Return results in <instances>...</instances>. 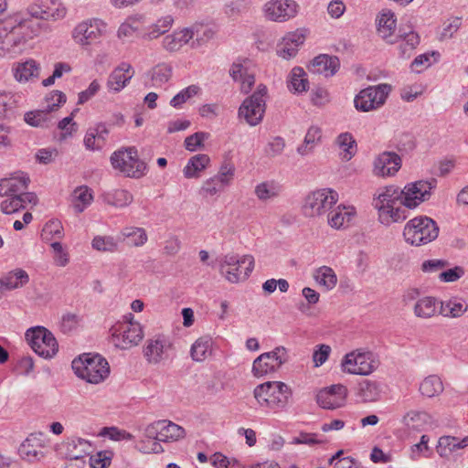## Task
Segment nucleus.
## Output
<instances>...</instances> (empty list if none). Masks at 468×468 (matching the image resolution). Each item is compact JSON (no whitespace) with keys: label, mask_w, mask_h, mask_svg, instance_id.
<instances>
[{"label":"nucleus","mask_w":468,"mask_h":468,"mask_svg":"<svg viewBox=\"0 0 468 468\" xmlns=\"http://www.w3.org/2000/svg\"><path fill=\"white\" fill-rule=\"evenodd\" d=\"M26 339L39 356L44 358L53 357L58 349V345L53 334L44 326H35L27 330Z\"/></svg>","instance_id":"ddd939ff"},{"label":"nucleus","mask_w":468,"mask_h":468,"mask_svg":"<svg viewBox=\"0 0 468 468\" xmlns=\"http://www.w3.org/2000/svg\"><path fill=\"white\" fill-rule=\"evenodd\" d=\"M290 396L288 386L280 381H268L254 389V397L261 407L283 408Z\"/></svg>","instance_id":"1a4fd4ad"},{"label":"nucleus","mask_w":468,"mask_h":468,"mask_svg":"<svg viewBox=\"0 0 468 468\" xmlns=\"http://www.w3.org/2000/svg\"><path fill=\"white\" fill-rule=\"evenodd\" d=\"M100 435L108 437L110 440L114 441H132L133 439V436L131 433L114 426L102 428L100 431Z\"/></svg>","instance_id":"338daca9"},{"label":"nucleus","mask_w":468,"mask_h":468,"mask_svg":"<svg viewBox=\"0 0 468 468\" xmlns=\"http://www.w3.org/2000/svg\"><path fill=\"white\" fill-rule=\"evenodd\" d=\"M0 204V209L4 214L10 215L26 208L27 205H36L37 197L34 193L24 194L16 197H5Z\"/></svg>","instance_id":"7c9ffc66"},{"label":"nucleus","mask_w":468,"mask_h":468,"mask_svg":"<svg viewBox=\"0 0 468 468\" xmlns=\"http://www.w3.org/2000/svg\"><path fill=\"white\" fill-rule=\"evenodd\" d=\"M111 451H101L90 457V465L91 468H107L111 465L112 459Z\"/></svg>","instance_id":"774afa93"},{"label":"nucleus","mask_w":468,"mask_h":468,"mask_svg":"<svg viewBox=\"0 0 468 468\" xmlns=\"http://www.w3.org/2000/svg\"><path fill=\"white\" fill-rule=\"evenodd\" d=\"M108 24L98 17H91L78 23L71 32L74 42L88 47L100 41L106 35Z\"/></svg>","instance_id":"9d476101"},{"label":"nucleus","mask_w":468,"mask_h":468,"mask_svg":"<svg viewBox=\"0 0 468 468\" xmlns=\"http://www.w3.org/2000/svg\"><path fill=\"white\" fill-rule=\"evenodd\" d=\"M282 192V185L274 180H268L258 184L254 194L261 201H268L277 197Z\"/></svg>","instance_id":"49530a36"},{"label":"nucleus","mask_w":468,"mask_h":468,"mask_svg":"<svg viewBox=\"0 0 468 468\" xmlns=\"http://www.w3.org/2000/svg\"><path fill=\"white\" fill-rule=\"evenodd\" d=\"M439 234L437 223L426 216L416 217L404 227L403 236L406 242L420 246L434 240Z\"/></svg>","instance_id":"423d86ee"},{"label":"nucleus","mask_w":468,"mask_h":468,"mask_svg":"<svg viewBox=\"0 0 468 468\" xmlns=\"http://www.w3.org/2000/svg\"><path fill=\"white\" fill-rule=\"evenodd\" d=\"M73 208L77 213H81L90 205L93 197L90 189L86 186L77 187L72 196Z\"/></svg>","instance_id":"603ef678"},{"label":"nucleus","mask_w":468,"mask_h":468,"mask_svg":"<svg viewBox=\"0 0 468 468\" xmlns=\"http://www.w3.org/2000/svg\"><path fill=\"white\" fill-rule=\"evenodd\" d=\"M201 91L198 85H189L188 87L181 90L170 101V105L175 109H181L183 104L195 97Z\"/></svg>","instance_id":"052dcab7"},{"label":"nucleus","mask_w":468,"mask_h":468,"mask_svg":"<svg viewBox=\"0 0 468 468\" xmlns=\"http://www.w3.org/2000/svg\"><path fill=\"white\" fill-rule=\"evenodd\" d=\"M211 339L208 337L198 338L191 346V356L195 361H203L211 353Z\"/></svg>","instance_id":"13d9d810"},{"label":"nucleus","mask_w":468,"mask_h":468,"mask_svg":"<svg viewBox=\"0 0 468 468\" xmlns=\"http://www.w3.org/2000/svg\"><path fill=\"white\" fill-rule=\"evenodd\" d=\"M133 199V195L124 189H115L104 195L105 202L117 207H127Z\"/></svg>","instance_id":"5fc2aeb1"},{"label":"nucleus","mask_w":468,"mask_h":468,"mask_svg":"<svg viewBox=\"0 0 468 468\" xmlns=\"http://www.w3.org/2000/svg\"><path fill=\"white\" fill-rule=\"evenodd\" d=\"M67 9L59 0H35L27 8V15L44 22L58 21L66 16Z\"/></svg>","instance_id":"a211bd4d"},{"label":"nucleus","mask_w":468,"mask_h":468,"mask_svg":"<svg viewBox=\"0 0 468 468\" xmlns=\"http://www.w3.org/2000/svg\"><path fill=\"white\" fill-rule=\"evenodd\" d=\"M67 97L66 95L59 90H52L45 97V108L48 110L51 113L54 111H57L61 105L66 102Z\"/></svg>","instance_id":"69168bd1"},{"label":"nucleus","mask_w":468,"mask_h":468,"mask_svg":"<svg viewBox=\"0 0 468 468\" xmlns=\"http://www.w3.org/2000/svg\"><path fill=\"white\" fill-rule=\"evenodd\" d=\"M173 68L167 63H159L153 67L146 74L151 83H145L149 88H162L171 80Z\"/></svg>","instance_id":"473e14b6"},{"label":"nucleus","mask_w":468,"mask_h":468,"mask_svg":"<svg viewBox=\"0 0 468 468\" xmlns=\"http://www.w3.org/2000/svg\"><path fill=\"white\" fill-rule=\"evenodd\" d=\"M189 37L186 27L175 30L163 37L162 47L170 53L179 51L184 46L189 45Z\"/></svg>","instance_id":"72a5a7b5"},{"label":"nucleus","mask_w":468,"mask_h":468,"mask_svg":"<svg viewBox=\"0 0 468 468\" xmlns=\"http://www.w3.org/2000/svg\"><path fill=\"white\" fill-rule=\"evenodd\" d=\"M338 200V193L331 188H323L310 193L304 199L303 212L306 217L325 215Z\"/></svg>","instance_id":"f8f14e48"},{"label":"nucleus","mask_w":468,"mask_h":468,"mask_svg":"<svg viewBox=\"0 0 468 468\" xmlns=\"http://www.w3.org/2000/svg\"><path fill=\"white\" fill-rule=\"evenodd\" d=\"M314 278L325 291L334 289L337 283V277L335 271L328 266H322L316 269L314 273Z\"/></svg>","instance_id":"09e8293b"},{"label":"nucleus","mask_w":468,"mask_h":468,"mask_svg":"<svg viewBox=\"0 0 468 468\" xmlns=\"http://www.w3.org/2000/svg\"><path fill=\"white\" fill-rule=\"evenodd\" d=\"M24 120L28 125L37 128H49L55 123L53 115L45 108L26 112Z\"/></svg>","instance_id":"58836bf2"},{"label":"nucleus","mask_w":468,"mask_h":468,"mask_svg":"<svg viewBox=\"0 0 468 468\" xmlns=\"http://www.w3.org/2000/svg\"><path fill=\"white\" fill-rule=\"evenodd\" d=\"M468 446V435L459 440L453 436H441L439 439L437 452L440 456L446 457L452 452Z\"/></svg>","instance_id":"37998d69"},{"label":"nucleus","mask_w":468,"mask_h":468,"mask_svg":"<svg viewBox=\"0 0 468 468\" xmlns=\"http://www.w3.org/2000/svg\"><path fill=\"white\" fill-rule=\"evenodd\" d=\"M144 435L150 440L151 447H143L142 452H162V446L158 441H174L185 436V430L167 420H160L147 425L144 429Z\"/></svg>","instance_id":"20e7f679"},{"label":"nucleus","mask_w":468,"mask_h":468,"mask_svg":"<svg viewBox=\"0 0 468 468\" xmlns=\"http://www.w3.org/2000/svg\"><path fill=\"white\" fill-rule=\"evenodd\" d=\"M322 140V130L318 126H311L304 136L303 143L296 149L297 153L302 156L312 154L314 148L320 144Z\"/></svg>","instance_id":"ea45409f"},{"label":"nucleus","mask_w":468,"mask_h":468,"mask_svg":"<svg viewBox=\"0 0 468 468\" xmlns=\"http://www.w3.org/2000/svg\"><path fill=\"white\" fill-rule=\"evenodd\" d=\"M378 367L374 354L358 348L346 354L341 362L343 372L352 375L367 376Z\"/></svg>","instance_id":"9b49d317"},{"label":"nucleus","mask_w":468,"mask_h":468,"mask_svg":"<svg viewBox=\"0 0 468 468\" xmlns=\"http://www.w3.org/2000/svg\"><path fill=\"white\" fill-rule=\"evenodd\" d=\"M1 282L4 291H11L26 285L29 282V276L26 271L15 269L5 274Z\"/></svg>","instance_id":"79ce46f5"},{"label":"nucleus","mask_w":468,"mask_h":468,"mask_svg":"<svg viewBox=\"0 0 468 468\" xmlns=\"http://www.w3.org/2000/svg\"><path fill=\"white\" fill-rule=\"evenodd\" d=\"M254 268V258L251 255L239 256L229 253L219 261V271L231 283L246 280Z\"/></svg>","instance_id":"0eeeda50"},{"label":"nucleus","mask_w":468,"mask_h":468,"mask_svg":"<svg viewBox=\"0 0 468 468\" xmlns=\"http://www.w3.org/2000/svg\"><path fill=\"white\" fill-rule=\"evenodd\" d=\"M468 310V304L461 298L440 301L439 314L448 318H459Z\"/></svg>","instance_id":"c9c22d12"},{"label":"nucleus","mask_w":468,"mask_h":468,"mask_svg":"<svg viewBox=\"0 0 468 468\" xmlns=\"http://www.w3.org/2000/svg\"><path fill=\"white\" fill-rule=\"evenodd\" d=\"M309 87V81L306 73L302 68H293L288 80V89L295 93L306 91Z\"/></svg>","instance_id":"8fccbe9b"},{"label":"nucleus","mask_w":468,"mask_h":468,"mask_svg":"<svg viewBox=\"0 0 468 468\" xmlns=\"http://www.w3.org/2000/svg\"><path fill=\"white\" fill-rule=\"evenodd\" d=\"M403 421L409 429L418 431L435 426L427 411H409Z\"/></svg>","instance_id":"e433bc0d"},{"label":"nucleus","mask_w":468,"mask_h":468,"mask_svg":"<svg viewBox=\"0 0 468 468\" xmlns=\"http://www.w3.org/2000/svg\"><path fill=\"white\" fill-rule=\"evenodd\" d=\"M66 457L70 460H79L86 454L89 446L88 441L81 438L69 439L65 445Z\"/></svg>","instance_id":"3c124183"},{"label":"nucleus","mask_w":468,"mask_h":468,"mask_svg":"<svg viewBox=\"0 0 468 468\" xmlns=\"http://www.w3.org/2000/svg\"><path fill=\"white\" fill-rule=\"evenodd\" d=\"M210 164V158L207 154H198L192 156L183 169L186 178H197L200 173L204 171Z\"/></svg>","instance_id":"4c0bfd02"},{"label":"nucleus","mask_w":468,"mask_h":468,"mask_svg":"<svg viewBox=\"0 0 468 468\" xmlns=\"http://www.w3.org/2000/svg\"><path fill=\"white\" fill-rule=\"evenodd\" d=\"M436 186V180H420L410 183L401 189L407 208H415L420 203L430 199L431 190Z\"/></svg>","instance_id":"6ab92c4d"},{"label":"nucleus","mask_w":468,"mask_h":468,"mask_svg":"<svg viewBox=\"0 0 468 468\" xmlns=\"http://www.w3.org/2000/svg\"><path fill=\"white\" fill-rule=\"evenodd\" d=\"M339 68L340 61L337 57L321 54L313 59L309 69L314 73L332 77L337 72Z\"/></svg>","instance_id":"c85d7f7f"},{"label":"nucleus","mask_w":468,"mask_h":468,"mask_svg":"<svg viewBox=\"0 0 468 468\" xmlns=\"http://www.w3.org/2000/svg\"><path fill=\"white\" fill-rule=\"evenodd\" d=\"M189 37V46L197 49L206 46L215 36L214 29L201 23H195L186 27Z\"/></svg>","instance_id":"cd10ccee"},{"label":"nucleus","mask_w":468,"mask_h":468,"mask_svg":"<svg viewBox=\"0 0 468 468\" xmlns=\"http://www.w3.org/2000/svg\"><path fill=\"white\" fill-rule=\"evenodd\" d=\"M401 167V158L394 152H383L374 160L373 173L377 176H394Z\"/></svg>","instance_id":"b1692460"},{"label":"nucleus","mask_w":468,"mask_h":468,"mask_svg":"<svg viewBox=\"0 0 468 468\" xmlns=\"http://www.w3.org/2000/svg\"><path fill=\"white\" fill-rule=\"evenodd\" d=\"M267 91V87L260 84L256 91L247 98L239 109V116L243 118L250 126L257 125L263 118Z\"/></svg>","instance_id":"2eb2a0df"},{"label":"nucleus","mask_w":468,"mask_h":468,"mask_svg":"<svg viewBox=\"0 0 468 468\" xmlns=\"http://www.w3.org/2000/svg\"><path fill=\"white\" fill-rule=\"evenodd\" d=\"M289 356L284 346H277L270 352H265L254 359L251 372L260 378L277 372L288 361Z\"/></svg>","instance_id":"4468645a"},{"label":"nucleus","mask_w":468,"mask_h":468,"mask_svg":"<svg viewBox=\"0 0 468 468\" xmlns=\"http://www.w3.org/2000/svg\"><path fill=\"white\" fill-rule=\"evenodd\" d=\"M297 4L292 0H270L264 5L265 16L275 22H284L295 16Z\"/></svg>","instance_id":"4be33fe9"},{"label":"nucleus","mask_w":468,"mask_h":468,"mask_svg":"<svg viewBox=\"0 0 468 468\" xmlns=\"http://www.w3.org/2000/svg\"><path fill=\"white\" fill-rule=\"evenodd\" d=\"M256 65L249 58H238L229 69V75L234 81L240 83L243 93H249L255 83Z\"/></svg>","instance_id":"412c9836"},{"label":"nucleus","mask_w":468,"mask_h":468,"mask_svg":"<svg viewBox=\"0 0 468 468\" xmlns=\"http://www.w3.org/2000/svg\"><path fill=\"white\" fill-rule=\"evenodd\" d=\"M111 164L127 177L141 178L146 173V165L139 159L135 147L119 149L112 153Z\"/></svg>","instance_id":"6e6552de"},{"label":"nucleus","mask_w":468,"mask_h":468,"mask_svg":"<svg viewBox=\"0 0 468 468\" xmlns=\"http://www.w3.org/2000/svg\"><path fill=\"white\" fill-rule=\"evenodd\" d=\"M122 236L128 239V242L135 247L143 246L147 241V235L143 228L126 227L122 232Z\"/></svg>","instance_id":"680f3d73"},{"label":"nucleus","mask_w":468,"mask_h":468,"mask_svg":"<svg viewBox=\"0 0 468 468\" xmlns=\"http://www.w3.org/2000/svg\"><path fill=\"white\" fill-rule=\"evenodd\" d=\"M24 101L22 93L0 91V118L13 119Z\"/></svg>","instance_id":"c756f323"},{"label":"nucleus","mask_w":468,"mask_h":468,"mask_svg":"<svg viewBox=\"0 0 468 468\" xmlns=\"http://www.w3.org/2000/svg\"><path fill=\"white\" fill-rule=\"evenodd\" d=\"M133 76V70L130 64L122 62L112 70L107 80V88L114 93L123 90Z\"/></svg>","instance_id":"a878e982"},{"label":"nucleus","mask_w":468,"mask_h":468,"mask_svg":"<svg viewBox=\"0 0 468 468\" xmlns=\"http://www.w3.org/2000/svg\"><path fill=\"white\" fill-rule=\"evenodd\" d=\"M174 23V18L171 16H165L156 21L155 24L149 27L148 31L144 35L146 39H154L159 36L167 32Z\"/></svg>","instance_id":"bf43d9fd"},{"label":"nucleus","mask_w":468,"mask_h":468,"mask_svg":"<svg viewBox=\"0 0 468 468\" xmlns=\"http://www.w3.org/2000/svg\"><path fill=\"white\" fill-rule=\"evenodd\" d=\"M419 390L423 397L435 398L444 390L443 381L438 375H429L420 383Z\"/></svg>","instance_id":"a19ab883"},{"label":"nucleus","mask_w":468,"mask_h":468,"mask_svg":"<svg viewBox=\"0 0 468 468\" xmlns=\"http://www.w3.org/2000/svg\"><path fill=\"white\" fill-rule=\"evenodd\" d=\"M144 356L152 365L165 362L174 356L173 343L167 335H156L146 341Z\"/></svg>","instance_id":"f3484780"},{"label":"nucleus","mask_w":468,"mask_h":468,"mask_svg":"<svg viewBox=\"0 0 468 468\" xmlns=\"http://www.w3.org/2000/svg\"><path fill=\"white\" fill-rule=\"evenodd\" d=\"M347 388L341 384L321 389L316 395L318 405L323 410H336L346 405Z\"/></svg>","instance_id":"5701e85b"},{"label":"nucleus","mask_w":468,"mask_h":468,"mask_svg":"<svg viewBox=\"0 0 468 468\" xmlns=\"http://www.w3.org/2000/svg\"><path fill=\"white\" fill-rule=\"evenodd\" d=\"M235 176V166L233 164L229 162H224L218 172L217 175L212 176L217 182L220 183L224 187L229 186Z\"/></svg>","instance_id":"0e129e2a"},{"label":"nucleus","mask_w":468,"mask_h":468,"mask_svg":"<svg viewBox=\"0 0 468 468\" xmlns=\"http://www.w3.org/2000/svg\"><path fill=\"white\" fill-rule=\"evenodd\" d=\"M399 48L402 57H410L411 51L419 45L420 37L410 27L399 29Z\"/></svg>","instance_id":"c03bdc74"},{"label":"nucleus","mask_w":468,"mask_h":468,"mask_svg":"<svg viewBox=\"0 0 468 468\" xmlns=\"http://www.w3.org/2000/svg\"><path fill=\"white\" fill-rule=\"evenodd\" d=\"M74 373L90 384H100L110 375L108 361L99 354L84 353L71 364Z\"/></svg>","instance_id":"7ed1b4c3"},{"label":"nucleus","mask_w":468,"mask_h":468,"mask_svg":"<svg viewBox=\"0 0 468 468\" xmlns=\"http://www.w3.org/2000/svg\"><path fill=\"white\" fill-rule=\"evenodd\" d=\"M395 27L396 19L394 18V14L390 11L382 13L378 19V32L379 36L384 39L388 38L392 36Z\"/></svg>","instance_id":"6e6d98bb"},{"label":"nucleus","mask_w":468,"mask_h":468,"mask_svg":"<svg viewBox=\"0 0 468 468\" xmlns=\"http://www.w3.org/2000/svg\"><path fill=\"white\" fill-rule=\"evenodd\" d=\"M143 25V16L140 15L130 16L122 22L118 30L117 37L121 40L131 38L138 32Z\"/></svg>","instance_id":"de8ad7c7"},{"label":"nucleus","mask_w":468,"mask_h":468,"mask_svg":"<svg viewBox=\"0 0 468 468\" xmlns=\"http://www.w3.org/2000/svg\"><path fill=\"white\" fill-rule=\"evenodd\" d=\"M110 332L113 345L121 349L137 346L144 337L141 324L134 321V316L131 313L123 315L122 320L112 325Z\"/></svg>","instance_id":"39448f33"},{"label":"nucleus","mask_w":468,"mask_h":468,"mask_svg":"<svg viewBox=\"0 0 468 468\" xmlns=\"http://www.w3.org/2000/svg\"><path fill=\"white\" fill-rule=\"evenodd\" d=\"M14 78L20 83H26L38 77L39 67L34 59H27L24 62H18L13 68Z\"/></svg>","instance_id":"f704fd0d"},{"label":"nucleus","mask_w":468,"mask_h":468,"mask_svg":"<svg viewBox=\"0 0 468 468\" xmlns=\"http://www.w3.org/2000/svg\"><path fill=\"white\" fill-rule=\"evenodd\" d=\"M355 216V208L353 207L338 206L328 215V224L335 229L344 227L346 223L352 220Z\"/></svg>","instance_id":"a18cd8bd"},{"label":"nucleus","mask_w":468,"mask_h":468,"mask_svg":"<svg viewBox=\"0 0 468 468\" xmlns=\"http://www.w3.org/2000/svg\"><path fill=\"white\" fill-rule=\"evenodd\" d=\"M7 20H11L15 24L10 35L14 54L22 53L28 47V42L31 39L38 37L42 32L50 30L48 23L29 16L21 17L19 15H14Z\"/></svg>","instance_id":"f03ea898"},{"label":"nucleus","mask_w":468,"mask_h":468,"mask_svg":"<svg viewBox=\"0 0 468 468\" xmlns=\"http://www.w3.org/2000/svg\"><path fill=\"white\" fill-rule=\"evenodd\" d=\"M402 196L401 189L394 185L377 190L372 206L378 211V219L382 225L388 227L408 218V210Z\"/></svg>","instance_id":"f257e3e1"},{"label":"nucleus","mask_w":468,"mask_h":468,"mask_svg":"<svg viewBox=\"0 0 468 468\" xmlns=\"http://www.w3.org/2000/svg\"><path fill=\"white\" fill-rule=\"evenodd\" d=\"M15 24L11 20H0V57L6 53H13V46L10 41V35Z\"/></svg>","instance_id":"864d4df0"},{"label":"nucleus","mask_w":468,"mask_h":468,"mask_svg":"<svg viewBox=\"0 0 468 468\" xmlns=\"http://www.w3.org/2000/svg\"><path fill=\"white\" fill-rule=\"evenodd\" d=\"M29 177L27 174L19 172L0 179V197H16L28 194Z\"/></svg>","instance_id":"393cba45"},{"label":"nucleus","mask_w":468,"mask_h":468,"mask_svg":"<svg viewBox=\"0 0 468 468\" xmlns=\"http://www.w3.org/2000/svg\"><path fill=\"white\" fill-rule=\"evenodd\" d=\"M440 301L432 296L418 299L413 306L415 316L420 319H430L439 314Z\"/></svg>","instance_id":"2f4dec72"},{"label":"nucleus","mask_w":468,"mask_h":468,"mask_svg":"<svg viewBox=\"0 0 468 468\" xmlns=\"http://www.w3.org/2000/svg\"><path fill=\"white\" fill-rule=\"evenodd\" d=\"M91 246L99 251L113 252L118 249V239L112 236H95Z\"/></svg>","instance_id":"e2e57ef3"},{"label":"nucleus","mask_w":468,"mask_h":468,"mask_svg":"<svg viewBox=\"0 0 468 468\" xmlns=\"http://www.w3.org/2000/svg\"><path fill=\"white\" fill-rule=\"evenodd\" d=\"M390 90L391 86L386 83L369 86L356 95L354 99L355 107L360 112L376 110L385 103Z\"/></svg>","instance_id":"dca6fc26"},{"label":"nucleus","mask_w":468,"mask_h":468,"mask_svg":"<svg viewBox=\"0 0 468 468\" xmlns=\"http://www.w3.org/2000/svg\"><path fill=\"white\" fill-rule=\"evenodd\" d=\"M18 455L21 460L28 463L43 461L47 455L46 443L42 433H31L18 447Z\"/></svg>","instance_id":"aec40b11"},{"label":"nucleus","mask_w":468,"mask_h":468,"mask_svg":"<svg viewBox=\"0 0 468 468\" xmlns=\"http://www.w3.org/2000/svg\"><path fill=\"white\" fill-rule=\"evenodd\" d=\"M336 144L343 151L342 158L350 160L354 155L356 148V143L350 133H340L335 141Z\"/></svg>","instance_id":"4d7b16f0"},{"label":"nucleus","mask_w":468,"mask_h":468,"mask_svg":"<svg viewBox=\"0 0 468 468\" xmlns=\"http://www.w3.org/2000/svg\"><path fill=\"white\" fill-rule=\"evenodd\" d=\"M304 35L299 31L286 34L277 45V55L284 59H290L298 52L299 47L304 42Z\"/></svg>","instance_id":"bb28decb"}]
</instances>
